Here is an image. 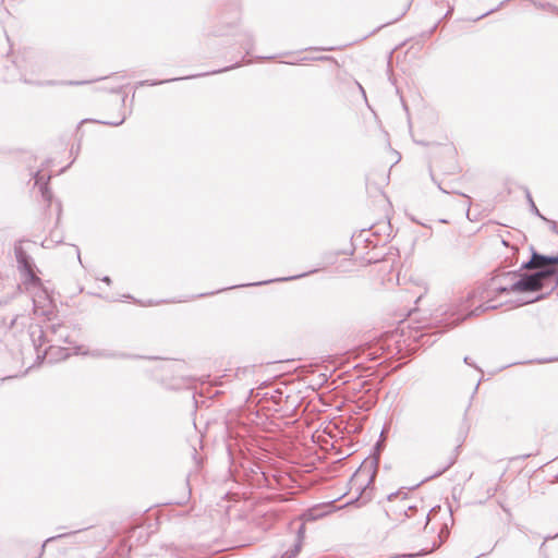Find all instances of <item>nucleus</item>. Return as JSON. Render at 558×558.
Listing matches in <instances>:
<instances>
[{"label":"nucleus","mask_w":558,"mask_h":558,"mask_svg":"<svg viewBox=\"0 0 558 558\" xmlns=\"http://www.w3.org/2000/svg\"><path fill=\"white\" fill-rule=\"evenodd\" d=\"M94 356H106V357H110V356H116L114 354H109V353H102V352H94L93 353Z\"/></svg>","instance_id":"nucleus-13"},{"label":"nucleus","mask_w":558,"mask_h":558,"mask_svg":"<svg viewBox=\"0 0 558 558\" xmlns=\"http://www.w3.org/2000/svg\"><path fill=\"white\" fill-rule=\"evenodd\" d=\"M197 76L198 75H192V76H185V77H180V78H171V80H165V81H144V82H141L140 84L141 85L154 86V85H159V84H163V83H168V82H173V81H178V80L193 78V77H197Z\"/></svg>","instance_id":"nucleus-7"},{"label":"nucleus","mask_w":558,"mask_h":558,"mask_svg":"<svg viewBox=\"0 0 558 558\" xmlns=\"http://www.w3.org/2000/svg\"><path fill=\"white\" fill-rule=\"evenodd\" d=\"M558 257L544 256L533 253L530 262L523 264L524 268H534L537 271L530 276H523L511 284L515 291H538L546 284L550 291L558 286Z\"/></svg>","instance_id":"nucleus-1"},{"label":"nucleus","mask_w":558,"mask_h":558,"mask_svg":"<svg viewBox=\"0 0 558 558\" xmlns=\"http://www.w3.org/2000/svg\"><path fill=\"white\" fill-rule=\"evenodd\" d=\"M438 187L440 189V191H442V193H448L446 190H444L440 185H438Z\"/></svg>","instance_id":"nucleus-23"},{"label":"nucleus","mask_w":558,"mask_h":558,"mask_svg":"<svg viewBox=\"0 0 558 558\" xmlns=\"http://www.w3.org/2000/svg\"><path fill=\"white\" fill-rule=\"evenodd\" d=\"M44 180H45V175L41 174L40 171H37L35 174V185L39 186V191H40L43 197L47 202H50L52 195H51V192L48 190L47 182H45Z\"/></svg>","instance_id":"nucleus-6"},{"label":"nucleus","mask_w":558,"mask_h":558,"mask_svg":"<svg viewBox=\"0 0 558 558\" xmlns=\"http://www.w3.org/2000/svg\"><path fill=\"white\" fill-rule=\"evenodd\" d=\"M544 220L549 225L550 230L553 232H555L556 234H558V222L554 221V220H549L547 218H545Z\"/></svg>","instance_id":"nucleus-10"},{"label":"nucleus","mask_w":558,"mask_h":558,"mask_svg":"<svg viewBox=\"0 0 558 558\" xmlns=\"http://www.w3.org/2000/svg\"><path fill=\"white\" fill-rule=\"evenodd\" d=\"M526 198L529 201V204H530V208H531V211L538 216L541 219H545V217L539 213L538 208L536 207L531 194L529 191H526Z\"/></svg>","instance_id":"nucleus-9"},{"label":"nucleus","mask_w":558,"mask_h":558,"mask_svg":"<svg viewBox=\"0 0 558 558\" xmlns=\"http://www.w3.org/2000/svg\"><path fill=\"white\" fill-rule=\"evenodd\" d=\"M311 272H312V271H310V272H305V274H301V275L291 276V277H287V278H280V279H274V280H267V281L257 282V283H250L248 286L266 284V283L274 282V281H288V280H294V279L302 278V277H304V276H306L307 274H311Z\"/></svg>","instance_id":"nucleus-8"},{"label":"nucleus","mask_w":558,"mask_h":558,"mask_svg":"<svg viewBox=\"0 0 558 558\" xmlns=\"http://www.w3.org/2000/svg\"><path fill=\"white\" fill-rule=\"evenodd\" d=\"M235 66H236V65H232V66L225 68V69H222V70L213 71V72H210L209 74H215V73L225 72V71H228V70L233 69V68H235Z\"/></svg>","instance_id":"nucleus-14"},{"label":"nucleus","mask_w":558,"mask_h":558,"mask_svg":"<svg viewBox=\"0 0 558 558\" xmlns=\"http://www.w3.org/2000/svg\"><path fill=\"white\" fill-rule=\"evenodd\" d=\"M85 82H70V84L72 85H80V84H84Z\"/></svg>","instance_id":"nucleus-19"},{"label":"nucleus","mask_w":558,"mask_h":558,"mask_svg":"<svg viewBox=\"0 0 558 558\" xmlns=\"http://www.w3.org/2000/svg\"><path fill=\"white\" fill-rule=\"evenodd\" d=\"M76 255H77V259H78V262L82 264V260H81V254H80L78 248H76Z\"/></svg>","instance_id":"nucleus-17"},{"label":"nucleus","mask_w":558,"mask_h":558,"mask_svg":"<svg viewBox=\"0 0 558 558\" xmlns=\"http://www.w3.org/2000/svg\"><path fill=\"white\" fill-rule=\"evenodd\" d=\"M14 254L19 264V268L23 270L31 278V280L39 281V278H37L33 272L31 257L26 254L21 245H15Z\"/></svg>","instance_id":"nucleus-5"},{"label":"nucleus","mask_w":558,"mask_h":558,"mask_svg":"<svg viewBox=\"0 0 558 558\" xmlns=\"http://www.w3.org/2000/svg\"><path fill=\"white\" fill-rule=\"evenodd\" d=\"M492 11H488V12H485L484 14L481 15V17H484L486 15H488Z\"/></svg>","instance_id":"nucleus-22"},{"label":"nucleus","mask_w":558,"mask_h":558,"mask_svg":"<svg viewBox=\"0 0 558 558\" xmlns=\"http://www.w3.org/2000/svg\"><path fill=\"white\" fill-rule=\"evenodd\" d=\"M464 363H466L469 365H472L471 362H470V359L468 356L464 357Z\"/></svg>","instance_id":"nucleus-20"},{"label":"nucleus","mask_w":558,"mask_h":558,"mask_svg":"<svg viewBox=\"0 0 558 558\" xmlns=\"http://www.w3.org/2000/svg\"><path fill=\"white\" fill-rule=\"evenodd\" d=\"M61 536H62V535H59V537H61ZM56 538H58V536H56V537H49V538L46 541V543L51 542V541H53V539H56Z\"/></svg>","instance_id":"nucleus-18"},{"label":"nucleus","mask_w":558,"mask_h":558,"mask_svg":"<svg viewBox=\"0 0 558 558\" xmlns=\"http://www.w3.org/2000/svg\"><path fill=\"white\" fill-rule=\"evenodd\" d=\"M429 551L428 550H422L420 553H416V554H403L401 555L400 557L402 558H413V557H417V556H423V555H426L428 554ZM399 556H397L396 558H398Z\"/></svg>","instance_id":"nucleus-11"},{"label":"nucleus","mask_w":558,"mask_h":558,"mask_svg":"<svg viewBox=\"0 0 558 558\" xmlns=\"http://www.w3.org/2000/svg\"><path fill=\"white\" fill-rule=\"evenodd\" d=\"M480 310H481V307L476 308L475 311L470 312L468 315H473V314H475Z\"/></svg>","instance_id":"nucleus-21"},{"label":"nucleus","mask_w":558,"mask_h":558,"mask_svg":"<svg viewBox=\"0 0 558 558\" xmlns=\"http://www.w3.org/2000/svg\"><path fill=\"white\" fill-rule=\"evenodd\" d=\"M391 502L387 514L395 520L403 522L405 519H413L410 527L413 531L425 529L429 522V512L426 507L422 506V501L407 497L404 493H393L388 497Z\"/></svg>","instance_id":"nucleus-2"},{"label":"nucleus","mask_w":558,"mask_h":558,"mask_svg":"<svg viewBox=\"0 0 558 558\" xmlns=\"http://www.w3.org/2000/svg\"><path fill=\"white\" fill-rule=\"evenodd\" d=\"M124 121V118H122L121 120L119 121H109V122H104L105 124H109V125H114V126H118L120 124H122Z\"/></svg>","instance_id":"nucleus-12"},{"label":"nucleus","mask_w":558,"mask_h":558,"mask_svg":"<svg viewBox=\"0 0 558 558\" xmlns=\"http://www.w3.org/2000/svg\"><path fill=\"white\" fill-rule=\"evenodd\" d=\"M101 280H102L104 282H106L107 284H110V283H111V279H110V277H108V276H105Z\"/></svg>","instance_id":"nucleus-16"},{"label":"nucleus","mask_w":558,"mask_h":558,"mask_svg":"<svg viewBox=\"0 0 558 558\" xmlns=\"http://www.w3.org/2000/svg\"><path fill=\"white\" fill-rule=\"evenodd\" d=\"M44 336L49 342H51V347H61L62 344L72 343L71 330L63 323L50 324L44 331Z\"/></svg>","instance_id":"nucleus-3"},{"label":"nucleus","mask_w":558,"mask_h":558,"mask_svg":"<svg viewBox=\"0 0 558 558\" xmlns=\"http://www.w3.org/2000/svg\"><path fill=\"white\" fill-rule=\"evenodd\" d=\"M543 298L542 294H538L537 296H535L534 299L530 300V301H525V303H530V302H534V301H538Z\"/></svg>","instance_id":"nucleus-15"},{"label":"nucleus","mask_w":558,"mask_h":558,"mask_svg":"<svg viewBox=\"0 0 558 558\" xmlns=\"http://www.w3.org/2000/svg\"><path fill=\"white\" fill-rule=\"evenodd\" d=\"M515 278L517 275L512 271L496 275L492 278L488 288L492 292L498 293L517 292L515 290L511 289V284L517 282V280H514Z\"/></svg>","instance_id":"nucleus-4"}]
</instances>
